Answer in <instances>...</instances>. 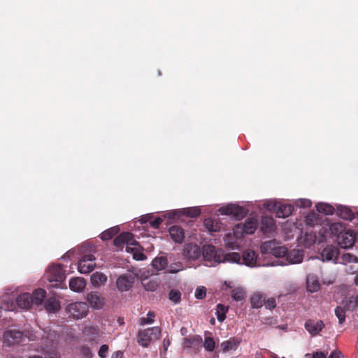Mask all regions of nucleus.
Returning <instances> with one entry per match:
<instances>
[{"label": "nucleus", "mask_w": 358, "mask_h": 358, "mask_svg": "<svg viewBox=\"0 0 358 358\" xmlns=\"http://www.w3.org/2000/svg\"><path fill=\"white\" fill-rule=\"evenodd\" d=\"M337 214L341 218L347 220H352L354 218V214L352 211L346 206H338L337 208Z\"/></svg>", "instance_id": "7c9ffc66"}, {"label": "nucleus", "mask_w": 358, "mask_h": 358, "mask_svg": "<svg viewBox=\"0 0 358 358\" xmlns=\"http://www.w3.org/2000/svg\"><path fill=\"white\" fill-rule=\"evenodd\" d=\"M87 301L90 306L95 309H100L103 304V299L97 292H92L87 294Z\"/></svg>", "instance_id": "a211bd4d"}, {"label": "nucleus", "mask_w": 358, "mask_h": 358, "mask_svg": "<svg viewBox=\"0 0 358 358\" xmlns=\"http://www.w3.org/2000/svg\"><path fill=\"white\" fill-rule=\"evenodd\" d=\"M337 262L342 264L357 263L358 262V258L351 253H344Z\"/></svg>", "instance_id": "c9c22d12"}, {"label": "nucleus", "mask_w": 358, "mask_h": 358, "mask_svg": "<svg viewBox=\"0 0 358 358\" xmlns=\"http://www.w3.org/2000/svg\"><path fill=\"white\" fill-rule=\"evenodd\" d=\"M95 257L92 255H85L78 262V269L81 273H89L95 266Z\"/></svg>", "instance_id": "6e6552de"}, {"label": "nucleus", "mask_w": 358, "mask_h": 358, "mask_svg": "<svg viewBox=\"0 0 358 358\" xmlns=\"http://www.w3.org/2000/svg\"><path fill=\"white\" fill-rule=\"evenodd\" d=\"M275 229L274 219L270 216H263L261 220L260 231L265 235L271 234Z\"/></svg>", "instance_id": "ddd939ff"}, {"label": "nucleus", "mask_w": 358, "mask_h": 358, "mask_svg": "<svg viewBox=\"0 0 358 358\" xmlns=\"http://www.w3.org/2000/svg\"><path fill=\"white\" fill-rule=\"evenodd\" d=\"M257 258V255L254 251L247 250L243 252L238 264H244L248 266L254 267L256 266Z\"/></svg>", "instance_id": "2eb2a0df"}, {"label": "nucleus", "mask_w": 358, "mask_h": 358, "mask_svg": "<svg viewBox=\"0 0 358 358\" xmlns=\"http://www.w3.org/2000/svg\"><path fill=\"white\" fill-rule=\"evenodd\" d=\"M90 280L93 286L99 287L107 281V276L101 272H96L91 275Z\"/></svg>", "instance_id": "a878e982"}, {"label": "nucleus", "mask_w": 358, "mask_h": 358, "mask_svg": "<svg viewBox=\"0 0 358 358\" xmlns=\"http://www.w3.org/2000/svg\"><path fill=\"white\" fill-rule=\"evenodd\" d=\"M169 234L171 238L176 243H180L184 240V231L180 226L174 225L171 227Z\"/></svg>", "instance_id": "6ab92c4d"}, {"label": "nucleus", "mask_w": 358, "mask_h": 358, "mask_svg": "<svg viewBox=\"0 0 358 358\" xmlns=\"http://www.w3.org/2000/svg\"><path fill=\"white\" fill-rule=\"evenodd\" d=\"M45 291L43 289H36L31 295L33 304L41 305L45 297Z\"/></svg>", "instance_id": "c756f323"}, {"label": "nucleus", "mask_w": 358, "mask_h": 358, "mask_svg": "<svg viewBox=\"0 0 358 358\" xmlns=\"http://www.w3.org/2000/svg\"><path fill=\"white\" fill-rule=\"evenodd\" d=\"M202 255L208 266H215L222 262L239 263L241 260V256L238 252L224 253L221 250H216L212 245H203Z\"/></svg>", "instance_id": "f257e3e1"}, {"label": "nucleus", "mask_w": 358, "mask_h": 358, "mask_svg": "<svg viewBox=\"0 0 358 358\" xmlns=\"http://www.w3.org/2000/svg\"><path fill=\"white\" fill-rule=\"evenodd\" d=\"M108 354V346L107 345H101L98 355L101 358H106Z\"/></svg>", "instance_id": "6e6d98bb"}, {"label": "nucleus", "mask_w": 358, "mask_h": 358, "mask_svg": "<svg viewBox=\"0 0 358 358\" xmlns=\"http://www.w3.org/2000/svg\"><path fill=\"white\" fill-rule=\"evenodd\" d=\"M85 280L82 278H73L69 281L70 289L76 292H81L85 287Z\"/></svg>", "instance_id": "5701e85b"}, {"label": "nucleus", "mask_w": 358, "mask_h": 358, "mask_svg": "<svg viewBox=\"0 0 358 358\" xmlns=\"http://www.w3.org/2000/svg\"><path fill=\"white\" fill-rule=\"evenodd\" d=\"M330 231L332 235L336 236L338 237V234H340V233H343L345 230L343 229V227L342 224L339 223H333L330 225Z\"/></svg>", "instance_id": "49530a36"}, {"label": "nucleus", "mask_w": 358, "mask_h": 358, "mask_svg": "<svg viewBox=\"0 0 358 358\" xmlns=\"http://www.w3.org/2000/svg\"><path fill=\"white\" fill-rule=\"evenodd\" d=\"M181 298V294L178 290L171 289L169 292V299L174 303L180 302Z\"/></svg>", "instance_id": "8fccbe9b"}, {"label": "nucleus", "mask_w": 358, "mask_h": 358, "mask_svg": "<svg viewBox=\"0 0 358 358\" xmlns=\"http://www.w3.org/2000/svg\"><path fill=\"white\" fill-rule=\"evenodd\" d=\"M228 310V307L224 306L223 304L219 303L217 305L216 308V316L217 320L220 322H223L226 317V313Z\"/></svg>", "instance_id": "e433bc0d"}, {"label": "nucleus", "mask_w": 358, "mask_h": 358, "mask_svg": "<svg viewBox=\"0 0 358 358\" xmlns=\"http://www.w3.org/2000/svg\"><path fill=\"white\" fill-rule=\"evenodd\" d=\"M170 340L169 338H164L162 342L163 348L165 352L167 351L169 346L170 345Z\"/></svg>", "instance_id": "e2e57ef3"}, {"label": "nucleus", "mask_w": 358, "mask_h": 358, "mask_svg": "<svg viewBox=\"0 0 358 358\" xmlns=\"http://www.w3.org/2000/svg\"><path fill=\"white\" fill-rule=\"evenodd\" d=\"M336 241L338 244L341 248H349L354 245L355 241V236L352 231H345L343 233H340V234H338Z\"/></svg>", "instance_id": "9d476101"}, {"label": "nucleus", "mask_w": 358, "mask_h": 358, "mask_svg": "<svg viewBox=\"0 0 358 358\" xmlns=\"http://www.w3.org/2000/svg\"><path fill=\"white\" fill-rule=\"evenodd\" d=\"M45 308L48 313H55L60 308V304L58 300L55 298H49L45 301Z\"/></svg>", "instance_id": "bb28decb"}, {"label": "nucleus", "mask_w": 358, "mask_h": 358, "mask_svg": "<svg viewBox=\"0 0 358 358\" xmlns=\"http://www.w3.org/2000/svg\"><path fill=\"white\" fill-rule=\"evenodd\" d=\"M36 334H37L29 336H28L30 340H33V341L38 339L39 338V335H38V333H36Z\"/></svg>", "instance_id": "338daca9"}, {"label": "nucleus", "mask_w": 358, "mask_h": 358, "mask_svg": "<svg viewBox=\"0 0 358 358\" xmlns=\"http://www.w3.org/2000/svg\"><path fill=\"white\" fill-rule=\"evenodd\" d=\"M342 357V353L339 350H334L328 358H341Z\"/></svg>", "instance_id": "680f3d73"}, {"label": "nucleus", "mask_w": 358, "mask_h": 358, "mask_svg": "<svg viewBox=\"0 0 358 358\" xmlns=\"http://www.w3.org/2000/svg\"><path fill=\"white\" fill-rule=\"evenodd\" d=\"M15 301L17 306L24 310L29 309L33 304L31 294L27 292L20 294Z\"/></svg>", "instance_id": "f3484780"}, {"label": "nucleus", "mask_w": 358, "mask_h": 358, "mask_svg": "<svg viewBox=\"0 0 358 358\" xmlns=\"http://www.w3.org/2000/svg\"><path fill=\"white\" fill-rule=\"evenodd\" d=\"M334 312H335L336 316L338 319L339 324H342L345 322V310L343 308L340 307V306H337L335 308Z\"/></svg>", "instance_id": "09e8293b"}, {"label": "nucleus", "mask_w": 358, "mask_h": 358, "mask_svg": "<svg viewBox=\"0 0 358 358\" xmlns=\"http://www.w3.org/2000/svg\"><path fill=\"white\" fill-rule=\"evenodd\" d=\"M206 229L210 232L220 231L222 229V223L215 218L205 219L203 222Z\"/></svg>", "instance_id": "412c9836"}, {"label": "nucleus", "mask_w": 358, "mask_h": 358, "mask_svg": "<svg viewBox=\"0 0 358 358\" xmlns=\"http://www.w3.org/2000/svg\"><path fill=\"white\" fill-rule=\"evenodd\" d=\"M327 354L322 351H317L312 355V358H326Z\"/></svg>", "instance_id": "052dcab7"}, {"label": "nucleus", "mask_w": 358, "mask_h": 358, "mask_svg": "<svg viewBox=\"0 0 358 358\" xmlns=\"http://www.w3.org/2000/svg\"><path fill=\"white\" fill-rule=\"evenodd\" d=\"M201 341V337L199 336L187 337L184 338L183 346L187 348H195L200 345Z\"/></svg>", "instance_id": "393cba45"}, {"label": "nucleus", "mask_w": 358, "mask_h": 358, "mask_svg": "<svg viewBox=\"0 0 358 358\" xmlns=\"http://www.w3.org/2000/svg\"><path fill=\"white\" fill-rule=\"evenodd\" d=\"M315 241L316 235L312 231L305 232L300 238L301 243H302L306 248H310L315 244Z\"/></svg>", "instance_id": "b1692460"}, {"label": "nucleus", "mask_w": 358, "mask_h": 358, "mask_svg": "<svg viewBox=\"0 0 358 358\" xmlns=\"http://www.w3.org/2000/svg\"><path fill=\"white\" fill-rule=\"evenodd\" d=\"M238 234H234V232L233 234H227L224 238L225 245L231 249H234L237 245L234 236H238Z\"/></svg>", "instance_id": "72a5a7b5"}, {"label": "nucleus", "mask_w": 358, "mask_h": 358, "mask_svg": "<svg viewBox=\"0 0 358 358\" xmlns=\"http://www.w3.org/2000/svg\"><path fill=\"white\" fill-rule=\"evenodd\" d=\"M277 244L278 243L275 240L265 241L261 245V252L265 255H272Z\"/></svg>", "instance_id": "c85d7f7f"}, {"label": "nucleus", "mask_w": 358, "mask_h": 358, "mask_svg": "<svg viewBox=\"0 0 358 358\" xmlns=\"http://www.w3.org/2000/svg\"><path fill=\"white\" fill-rule=\"evenodd\" d=\"M143 286L147 291L153 292L157 288L158 284L155 280H149L144 282Z\"/></svg>", "instance_id": "3c124183"}, {"label": "nucleus", "mask_w": 358, "mask_h": 358, "mask_svg": "<svg viewBox=\"0 0 358 358\" xmlns=\"http://www.w3.org/2000/svg\"><path fill=\"white\" fill-rule=\"evenodd\" d=\"M257 223L256 218H248L243 224L240 223L236 225L234 234H239L242 231L244 234H252L256 231Z\"/></svg>", "instance_id": "423d86ee"}, {"label": "nucleus", "mask_w": 358, "mask_h": 358, "mask_svg": "<svg viewBox=\"0 0 358 358\" xmlns=\"http://www.w3.org/2000/svg\"><path fill=\"white\" fill-rule=\"evenodd\" d=\"M45 358H60V356L57 352H50L45 355Z\"/></svg>", "instance_id": "0e129e2a"}, {"label": "nucleus", "mask_w": 358, "mask_h": 358, "mask_svg": "<svg viewBox=\"0 0 358 358\" xmlns=\"http://www.w3.org/2000/svg\"><path fill=\"white\" fill-rule=\"evenodd\" d=\"M83 334L85 336H94L92 338H86L85 341H88L89 343H91L92 344V341L94 340V338L98 334V331L96 328L90 327H85V330L83 331Z\"/></svg>", "instance_id": "ea45409f"}, {"label": "nucleus", "mask_w": 358, "mask_h": 358, "mask_svg": "<svg viewBox=\"0 0 358 358\" xmlns=\"http://www.w3.org/2000/svg\"><path fill=\"white\" fill-rule=\"evenodd\" d=\"M312 203L309 199H299L296 201V206L300 208H308L311 206Z\"/></svg>", "instance_id": "4d7b16f0"}, {"label": "nucleus", "mask_w": 358, "mask_h": 358, "mask_svg": "<svg viewBox=\"0 0 358 358\" xmlns=\"http://www.w3.org/2000/svg\"><path fill=\"white\" fill-rule=\"evenodd\" d=\"M355 284L358 286V272L357 273L355 278Z\"/></svg>", "instance_id": "774afa93"}, {"label": "nucleus", "mask_w": 358, "mask_h": 358, "mask_svg": "<svg viewBox=\"0 0 358 358\" xmlns=\"http://www.w3.org/2000/svg\"><path fill=\"white\" fill-rule=\"evenodd\" d=\"M236 343L231 341H225L221 343V348L223 352H229L231 350H235L236 348Z\"/></svg>", "instance_id": "c03bdc74"}, {"label": "nucleus", "mask_w": 358, "mask_h": 358, "mask_svg": "<svg viewBox=\"0 0 358 358\" xmlns=\"http://www.w3.org/2000/svg\"><path fill=\"white\" fill-rule=\"evenodd\" d=\"M251 305L254 308H259L263 306L265 302V296L261 294H255L251 297Z\"/></svg>", "instance_id": "473e14b6"}, {"label": "nucleus", "mask_w": 358, "mask_h": 358, "mask_svg": "<svg viewBox=\"0 0 358 358\" xmlns=\"http://www.w3.org/2000/svg\"><path fill=\"white\" fill-rule=\"evenodd\" d=\"M114 245L117 248H122L123 244L127 245V251H129V245H136V241L134 239V236L130 232H123L117 236L113 241Z\"/></svg>", "instance_id": "1a4fd4ad"}, {"label": "nucleus", "mask_w": 358, "mask_h": 358, "mask_svg": "<svg viewBox=\"0 0 358 358\" xmlns=\"http://www.w3.org/2000/svg\"><path fill=\"white\" fill-rule=\"evenodd\" d=\"M316 209L319 213H323L327 215H332L334 211L333 206L325 203H318L316 205Z\"/></svg>", "instance_id": "f704fd0d"}, {"label": "nucleus", "mask_w": 358, "mask_h": 358, "mask_svg": "<svg viewBox=\"0 0 358 358\" xmlns=\"http://www.w3.org/2000/svg\"><path fill=\"white\" fill-rule=\"evenodd\" d=\"M265 303V306L268 309H273L276 306L275 300L273 298H270L267 299V301Z\"/></svg>", "instance_id": "13d9d810"}, {"label": "nucleus", "mask_w": 358, "mask_h": 358, "mask_svg": "<svg viewBox=\"0 0 358 358\" xmlns=\"http://www.w3.org/2000/svg\"><path fill=\"white\" fill-rule=\"evenodd\" d=\"M162 222V219L160 217H157V218L155 219L154 220L150 221V225L153 228L157 229V228H159V227Z\"/></svg>", "instance_id": "bf43d9fd"}, {"label": "nucleus", "mask_w": 358, "mask_h": 358, "mask_svg": "<svg viewBox=\"0 0 358 358\" xmlns=\"http://www.w3.org/2000/svg\"><path fill=\"white\" fill-rule=\"evenodd\" d=\"M183 255L189 259L196 260L201 257V250L199 245L188 243L184 248Z\"/></svg>", "instance_id": "f8f14e48"}, {"label": "nucleus", "mask_w": 358, "mask_h": 358, "mask_svg": "<svg viewBox=\"0 0 358 358\" xmlns=\"http://www.w3.org/2000/svg\"><path fill=\"white\" fill-rule=\"evenodd\" d=\"M161 332L159 327L141 329L137 334V342L140 345L146 348L152 341L159 338Z\"/></svg>", "instance_id": "f03ea898"}, {"label": "nucleus", "mask_w": 358, "mask_h": 358, "mask_svg": "<svg viewBox=\"0 0 358 358\" xmlns=\"http://www.w3.org/2000/svg\"><path fill=\"white\" fill-rule=\"evenodd\" d=\"M135 277L131 273L120 275L116 280V286L119 291H129L134 282Z\"/></svg>", "instance_id": "0eeeda50"}, {"label": "nucleus", "mask_w": 358, "mask_h": 358, "mask_svg": "<svg viewBox=\"0 0 358 358\" xmlns=\"http://www.w3.org/2000/svg\"><path fill=\"white\" fill-rule=\"evenodd\" d=\"M152 266L157 271L164 270L168 265V259L165 256L155 257L152 261Z\"/></svg>", "instance_id": "cd10ccee"}, {"label": "nucleus", "mask_w": 358, "mask_h": 358, "mask_svg": "<svg viewBox=\"0 0 358 358\" xmlns=\"http://www.w3.org/2000/svg\"><path fill=\"white\" fill-rule=\"evenodd\" d=\"M221 214L231 215L236 220L244 217L247 214V210L236 204H229L220 208Z\"/></svg>", "instance_id": "39448f33"}, {"label": "nucleus", "mask_w": 358, "mask_h": 358, "mask_svg": "<svg viewBox=\"0 0 358 358\" xmlns=\"http://www.w3.org/2000/svg\"><path fill=\"white\" fill-rule=\"evenodd\" d=\"M80 355L84 357L85 358H92L94 354L91 350V348L87 345H82L79 347Z\"/></svg>", "instance_id": "37998d69"}, {"label": "nucleus", "mask_w": 358, "mask_h": 358, "mask_svg": "<svg viewBox=\"0 0 358 358\" xmlns=\"http://www.w3.org/2000/svg\"><path fill=\"white\" fill-rule=\"evenodd\" d=\"M119 231V229L117 227H111L106 231H104L101 234V238L103 241L110 240L115 235H116Z\"/></svg>", "instance_id": "4c0bfd02"}, {"label": "nucleus", "mask_w": 358, "mask_h": 358, "mask_svg": "<svg viewBox=\"0 0 358 358\" xmlns=\"http://www.w3.org/2000/svg\"><path fill=\"white\" fill-rule=\"evenodd\" d=\"M293 208L291 204H280L278 203L275 211L276 216L280 218L287 217L292 214Z\"/></svg>", "instance_id": "4be33fe9"}, {"label": "nucleus", "mask_w": 358, "mask_h": 358, "mask_svg": "<svg viewBox=\"0 0 358 358\" xmlns=\"http://www.w3.org/2000/svg\"><path fill=\"white\" fill-rule=\"evenodd\" d=\"M215 341L213 339V338L208 336L205 338L204 343H203V347L208 352H212L215 349Z\"/></svg>", "instance_id": "de8ad7c7"}, {"label": "nucleus", "mask_w": 358, "mask_h": 358, "mask_svg": "<svg viewBox=\"0 0 358 358\" xmlns=\"http://www.w3.org/2000/svg\"><path fill=\"white\" fill-rule=\"evenodd\" d=\"M66 312L70 317L80 320L87 316L88 305L85 302H73L66 306Z\"/></svg>", "instance_id": "7ed1b4c3"}, {"label": "nucleus", "mask_w": 358, "mask_h": 358, "mask_svg": "<svg viewBox=\"0 0 358 358\" xmlns=\"http://www.w3.org/2000/svg\"><path fill=\"white\" fill-rule=\"evenodd\" d=\"M307 289L310 292H317L320 288V284L317 278L313 275H308L306 278Z\"/></svg>", "instance_id": "2f4dec72"}, {"label": "nucleus", "mask_w": 358, "mask_h": 358, "mask_svg": "<svg viewBox=\"0 0 358 358\" xmlns=\"http://www.w3.org/2000/svg\"><path fill=\"white\" fill-rule=\"evenodd\" d=\"M185 213L192 217H197L200 215V210L197 208H187L184 210Z\"/></svg>", "instance_id": "864d4df0"}, {"label": "nucleus", "mask_w": 358, "mask_h": 358, "mask_svg": "<svg viewBox=\"0 0 358 358\" xmlns=\"http://www.w3.org/2000/svg\"><path fill=\"white\" fill-rule=\"evenodd\" d=\"M278 204L276 201H267L264 203V206L268 210L276 211Z\"/></svg>", "instance_id": "5fc2aeb1"}, {"label": "nucleus", "mask_w": 358, "mask_h": 358, "mask_svg": "<svg viewBox=\"0 0 358 358\" xmlns=\"http://www.w3.org/2000/svg\"><path fill=\"white\" fill-rule=\"evenodd\" d=\"M287 249L284 246H280L278 245V243L275 246L272 255H273L275 257H284L287 255Z\"/></svg>", "instance_id": "a18cd8bd"}, {"label": "nucleus", "mask_w": 358, "mask_h": 358, "mask_svg": "<svg viewBox=\"0 0 358 358\" xmlns=\"http://www.w3.org/2000/svg\"><path fill=\"white\" fill-rule=\"evenodd\" d=\"M155 314L153 311H149L147 313L146 317H143L140 319L139 324L145 325V324H151L155 322Z\"/></svg>", "instance_id": "a19ab883"}, {"label": "nucleus", "mask_w": 358, "mask_h": 358, "mask_svg": "<svg viewBox=\"0 0 358 358\" xmlns=\"http://www.w3.org/2000/svg\"><path fill=\"white\" fill-rule=\"evenodd\" d=\"M47 278L50 282H55L52 287H57L58 284L65 279V271L61 264L52 265L47 271Z\"/></svg>", "instance_id": "20e7f679"}, {"label": "nucleus", "mask_w": 358, "mask_h": 358, "mask_svg": "<svg viewBox=\"0 0 358 358\" xmlns=\"http://www.w3.org/2000/svg\"><path fill=\"white\" fill-rule=\"evenodd\" d=\"M324 324L322 320L315 321L309 320L305 323L306 329L312 335H317L324 328Z\"/></svg>", "instance_id": "dca6fc26"}, {"label": "nucleus", "mask_w": 358, "mask_h": 358, "mask_svg": "<svg viewBox=\"0 0 358 358\" xmlns=\"http://www.w3.org/2000/svg\"><path fill=\"white\" fill-rule=\"evenodd\" d=\"M303 253L300 250H292L287 252L286 259L289 264H299L303 260Z\"/></svg>", "instance_id": "aec40b11"}, {"label": "nucleus", "mask_w": 358, "mask_h": 358, "mask_svg": "<svg viewBox=\"0 0 358 358\" xmlns=\"http://www.w3.org/2000/svg\"><path fill=\"white\" fill-rule=\"evenodd\" d=\"M206 288L203 286L198 287L194 293V296L197 299H202L206 296Z\"/></svg>", "instance_id": "603ef678"}, {"label": "nucleus", "mask_w": 358, "mask_h": 358, "mask_svg": "<svg viewBox=\"0 0 358 358\" xmlns=\"http://www.w3.org/2000/svg\"><path fill=\"white\" fill-rule=\"evenodd\" d=\"M338 255L339 250L338 248L332 245H329L323 249L321 253V257L323 262L332 261L334 263H337Z\"/></svg>", "instance_id": "9b49d317"}, {"label": "nucleus", "mask_w": 358, "mask_h": 358, "mask_svg": "<svg viewBox=\"0 0 358 358\" xmlns=\"http://www.w3.org/2000/svg\"><path fill=\"white\" fill-rule=\"evenodd\" d=\"M184 266L182 262H176L171 263L168 266V272L171 273H176L183 270Z\"/></svg>", "instance_id": "79ce46f5"}, {"label": "nucleus", "mask_w": 358, "mask_h": 358, "mask_svg": "<svg viewBox=\"0 0 358 358\" xmlns=\"http://www.w3.org/2000/svg\"><path fill=\"white\" fill-rule=\"evenodd\" d=\"M315 217V215H308L306 216V221L308 224H313V218Z\"/></svg>", "instance_id": "69168bd1"}, {"label": "nucleus", "mask_w": 358, "mask_h": 358, "mask_svg": "<svg viewBox=\"0 0 358 358\" xmlns=\"http://www.w3.org/2000/svg\"><path fill=\"white\" fill-rule=\"evenodd\" d=\"M245 292L241 287H237L231 291V297L234 300L240 301L245 299Z\"/></svg>", "instance_id": "58836bf2"}, {"label": "nucleus", "mask_w": 358, "mask_h": 358, "mask_svg": "<svg viewBox=\"0 0 358 358\" xmlns=\"http://www.w3.org/2000/svg\"><path fill=\"white\" fill-rule=\"evenodd\" d=\"M22 337V333L15 329L7 330L3 334V341L8 345L17 343Z\"/></svg>", "instance_id": "4468645a"}]
</instances>
